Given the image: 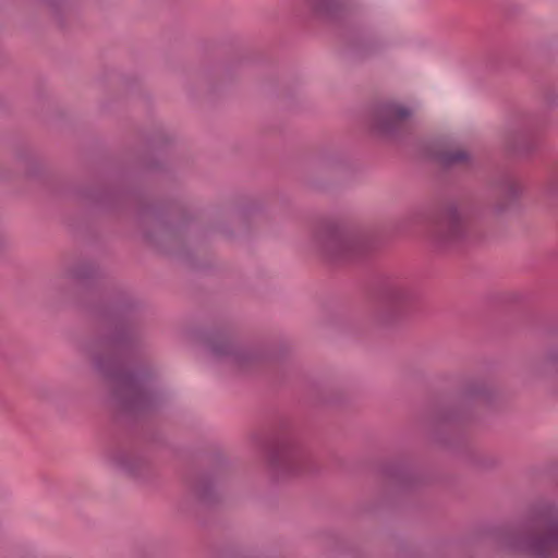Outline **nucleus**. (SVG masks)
<instances>
[{"instance_id":"obj_1","label":"nucleus","mask_w":558,"mask_h":558,"mask_svg":"<svg viewBox=\"0 0 558 558\" xmlns=\"http://www.w3.org/2000/svg\"><path fill=\"white\" fill-rule=\"evenodd\" d=\"M532 550L542 558L558 554V524L549 526L543 535L534 539Z\"/></svg>"},{"instance_id":"obj_2","label":"nucleus","mask_w":558,"mask_h":558,"mask_svg":"<svg viewBox=\"0 0 558 558\" xmlns=\"http://www.w3.org/2000/svg\"><path fill=\"white\" fill-rule=\"evenodd\" d=\"M351 239L343 232L333 230L328 233L324 247L331 255H344L351 247Z\"/></svg>"},{"instance_id":"obj_3","label":"nucleus","mask_w":558,"mask_h":558,"mask_svg":"<svg viewBox=\"0 0 558 558\" xmlns=\"http://www.w3.org/2000/svg\"><path fill=\"white\" fill-rule=\"evenodd\" d=\"M384 114L385 118L387 119V128H389L391 124L397 123L407 118L410 114V111L400 105H391L385 109Z\"/></svg>"},{"instance_id":"obj_4","label":"nucleus","mask_w":558,"mask_h":558,"mask_svg":"<svg viewBox=\"0 0 558 558\" xmlns=\"http://www.w3.org/2000/svg\"><path fill=\"white\" fill-rule=\"evenodd\" d=\"M446 225L450 236H458L463 225V218L457 210L448 214Z\"/></svg>"},{"instance_id":"obj_5","label":"nucleus","mask_w":558,"mask_h":558,"mask_svg":"<svg viewBox=\"0 0 558 558\" xmlns=\"http://www.w3.org/2000/svg\"><path fill=\"white\" fill-rule=\"evenodd\" d=\"M468 158V154L464 150L459 149L454 154H450L446 157L449 162H460Z\"/></svg>"}]
</instances>
